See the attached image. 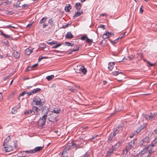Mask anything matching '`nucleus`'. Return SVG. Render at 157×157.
<instances>
[{"label": "nucleus", "mask_w": 157, "mask_h": 157, "mask_svg": "<svg viewBox=\"0 0 157 157\" xmlns=\"http://www.w3.org/2000/svg\"><path fill=\"white\" fill-rule=\"evenodd\" d=\"M157 143V137H156L155 140H153L151 142V144L148 146L149 147H150L151 146H152V148H153L154 146H155V144Z\"/></svg>", "instance_id": "19"}, {"label": "nucleus", "mask_w": 157, "mask_h": 157, "mask_svg": "<svg viewBox=\"0 0 157 157\" xmlns=\"http://www.w3.org/2000/svg\"><path fill=\"white\" fill-rule=\"evenodd\" d=\"M114 151H116V150H113V148L112 147L111 148L109 149V151H108L109 152L112 154L113 153Z\"/></svg>", "instance_id": "48"}, {"label": "nucleus", "mask_w": 157, "mask_h": 157, "mask_svg": "<svg viewBox=\"0 0 157 157\" xmlns=\"http://www.w3.org/2000/svg\"><path fill=\"white\" fill-rule=\"evenodd\" d=\"M125 32L124 33V34L121 36H120L117 39H118V40H121V39H122L124 36V35H125Z\"/></svg>", "instance_id": "50"}, {"label": "nucleus", "mask_w": 157, "mask_h": 157, "mask_svg": "<svg viewBox=\"0 0 157 157\" xmlns=\"http://www.w3.org/2000/svg\"><path fill=\"white\" fill-rule=\"evenodd\" d=\"M150 140V138L148 136H146L145 138H144L143 140L145 144L148 143Z\"/></svg>", "instance_id": "22"}, {"label": "nucleus", "mask_w": 157, "mask_h": 157, "mask_svg": "<svg viewBox=\"0 0 157 157\" xmlns=\"http://www.w3.org/2000/svg\"><path fill=\"white\" fill-rule=\"evenodd\" d=\"M20 2H19V1H18V2H17V6L18 7H21V6L19 5V4H20Z\"/></svg>", "instance_id": "61"}, {"label": "nucleus", "mask_w": 157, "mask_h": 157, "mask_svg": "<svg viewBox=\"0 0 157 157\" xmlns=\"http://www.w3.org/2000/svg\"><path fill=\"white\" fill-rule=\"evenodd\" d=\"M71 24H67V25H63V26L62 27V28H65L66 27H68V26L70 25H71Z\"/></svg>", "instance_id": "55"}, {"label": "nucleus", "mask_w": 157, "mask_h": 157, "mask_svg": "<svg viewBox=\"0 0 157 157\" xmlns=\"http://www.w3.org/2000/svg\"><path fill=\"white\" fill-rule=\"evenodd\" d=\"M145 145L146 144L144 142L143 140H142L141 141H140L139 143V145L140 146H142V145Z\"/></svg>", "instance_id": "37"}, {"label": "nucleus", "mask_w": 157, "mask_h": 157, "mask_svg": "<svg viewBox=\"0 0 157 157\" xmlns=\"http://www.w3.org/2000/svg\"><path fill=\"white\" fill-rule=\"evenodd\" d=\"M89 154L87 152H86L82 156V157H88L89 156Z\"/></svg>", "instance_id": "59"}, {"label": "nucleus", "mask_w": 157, "mask_h": 157, "mask_svg": "<svg viewBox=\"0 0 157 157\" xmlns=\"http://www.w3.org/2000/svg\"><path fill=\"white\" fill-rule=\"evenodd\" d=\"M65 44L66 45L68 46H72L73 45L71 44L70 43L68 42H66Z\"/></svg>", "instance_id": "60"}, {"label": "nucleus", "mask_w": 157, "mask_h": 157, "mask_svg": "<svg viewBox=\"0 0 157 157\" xmlns=\"http://www.w3.org/2000/svg\"><path fill=\"white\" fill-rule=\"evenodd\" d=\"M61 44L58 43V44H57L55 46H53L52 48H58V47H59L60 46Z\"/></svg>", "instance_id": "45"}, {"label": "nucleus", "mask_w": 157, "mask_h": 157, "mask_svg": "<svg viewBox=\"0 0 157 157\" xmlns=\"http://www.w3.org/2000/svg\"><path fill=\"white\" fill-rule=\"evenodd\" d=\"M40 90L41 89L39 88L35 89L33 90L30 92V95L36 94L40 91Z\"/></svg>", "instance_id": "13"}, {"label": "nucleus", "mask_w": 157, "mask_h": 157, "mask_svg": "<svg viewBox=\"0 0 157 157\" xmlns=\"http://www.w3.org/2000/svg\"><path fill=\"white\" fill-rule=\"evenodd\" d=\"M29 48H28L27 49H25V55H26L27 56H29Z\"/></svg>", "instance_id": "33"}, {"label": "nucleus", "mask_w": 157, "mask_h": 157, "mask_svg": "<svg viewBox=\"0 0 157 157\" xmlns=\"http://www.w3.org/2000/svg\"><path fill=\"white\" fill-rule=\"evenodd\" d=\"M11 112L13 114H15L17 112V110L14 109V108H12Z\"/></svg>", "instance_id": "54"}, {"label": "nucleus", "mask_w": 157, "mask_h": 157, "mask_svg": "<svg viewBox=\"0 0 157 157\" xmlns=\"http://www.w3.org/2000/svg\"><path fill=\"white\" fill-rule=\"evenodd\" d=\"M83 13V12L82 11H79V12L78 10L77 11V12H76L75 15L73 16V18H75L76 17H78L79 16H80Z\"/></svg>", "instance_id": "18"}, {"label": "nucleus", "mask_w": 157, "mask_h": 157, "mask_svg": "<svg viewBox=\"0 0 157 157\" xmlns=\"http://www.w3.org/2000/svg\"><path fill=\"white\" fill-rule=\"evenodd\" d=\"M22 78L24 80H26L29 79L28 77H26V76L23 77Z\"/></svg>", "instance_id": "63"}, {"label": "nucleus", "mask_w": 157, "mask_h": 157, "mask_svg": "<svg viewBox=\"0 0 157 157\" xmlns=\"http://www.w3.org/2000/svg\"><path fill=\"white\" fill-rule=\"evenodd\" d=\"M154 150H153V149L152 148H151L150 150H149V154L147 155V154L146 155H141V157H148L149 156L150 157L151 155V153L154 152Z\"/></svg>", "instance_id": "20"}, {"label": "nucleus", "mask_w": 157, "mask_h": 157, "mask_svg": "<svg viewBox=\"0 0 157 157\" xmlns=\"http://www.w3.org/2000/svg\"><path fill=\"white\" fill-rule=\"evenodd\" d=\"M38 66V63L35 64L33 65H32L31 67L30 66V68H31V70H33L36 69V67Z\"/></svg>", "instance_id": "26"}, {"label": "nucleus", "mask_w": 157, "mask_h": 157, "mask_svg": "<svg viewBox=\"0 0 157 157\" xmlns=\"http://www.w3.org/2000/svg\"><path fill=\"white\" fill-rule=\"evenodd\" d=\"M98 136V135H95L93 136L92 138L89 139V140L90 141H92L94 139L97 137Z\"/></svg>", "instance_id": "47"}, {"label": "nucleus", "mask_w": 157, "mask_h": 157, "mask_svg": "<svg viewBox=\"0 0 157 157\" xmlns=\"http://www.w3.org/2000/svg\"><path fill=\"white\" fill-rule=\"evenodd\" d=\"M48 57L47 56H40L39 58L38 62H39L42 59H48Z\"/></svg>", "instance_id": "35"}, {"label": "nucleus", "mask_w": 157, "mask_h": 157, "mask_svg": "<svg viewBox=\"0 0 157 157\" xmlns=\"http://www.w3.org/2000/svg\"><path fill=\"white\" fill-rule=\"evenodd\" d=\"M113 74L115 75H117L121 73V72H120L119 71H115L113 72Z\"/></svg>", "instance_id": "49"}, {"label": "nucleus", "mask_w": 157, "mask_h": 157, "mask_svg": "<svg viewBox=\"0 0 157 157\" xmlns=\"http://www.w3.org/2000/svg\"><path fill=\"white\" fill-rule=\"evenodd\" d=\"M66 38L68 39H71L74 37V36L71 32H68L65 36Z\"/></svg>", "instance_id": "14"}, {"label": "nucleus", "mask_w": 157, "mask_h": 157, "mask_svg": "<svg viewBox=\"0 0 157 157\" xmlns=\"http://www.w3.org/2000/svg\"><path fill=\"white\" fill-rule=\"evenodd\" d=\"M87 38V36L84 35L81 37V39L82 40H84L86 39V38Z\"/></svg>", "instance_id": "51"}, {"label": "nucleus", "mask_w": 157, "mask_h": 157, "mask_svg": "<svg viewBox=\"0 0 157 157\" xmlns=\"http://www.w3.org/2000/svg\"><path fill=\"white\" fill-rule=\"evenodd\" d=\"M52 22L53 21L52 19H50L48 21V23L50 24L51 25H54V24Z\"/></svg>", "instance_id": "56"}, {"label": "nucleus", "mask_w": 157, "mask_h": 157, "mask_svg": "<svg viewBox=\"0 0 157 157\" xmlns=\"http://www.w3.org/2000/svg\"><path fill=\"white\" fill-rule=\"evenodd\" d=\"M13 55L14 57L16 59L18 58L20 56L19 53H18L17 52L15 51L14 52Z\"/></svg>", "instance_id": "25"}, {"label": "nucleus", "mask_w": 157, "mask_h": 157, "mask_svg": "<svg viewBox=\"0 0 157 157\" xmlns=\"http://www.w3.org/2000/svg\"><path fill=\"white\" fill-rule=\"evenodd\" d=\"M79 86H77L75 85H74L73 86H69L68 87V90L73 92H76L77 91V88H78Z\"/></svg>", "instance_id": "8"}, {"label": "nucleus", "mask_w": 157, "mask_h": 157, "mask_svg": "<svg viewBox=\"0 0 157 157\" xmlns=\"http://www.w3.org/2000/svg\"><path fill=\"white\" fill-rule=\"evenodd\" d=\"M122 141L119 142L115 145L113 146L112 148H113V150H115L116 151L117 149L122 144Z\"/></svg>", "instance_id": "12"}, {"label": "nucleus", "mask_w": 157, "mask_h": 157, "mask_svg": "<svg viewBox=\"0 0 157 157\" xmlns=\"http://www.w3.org/2000/svg\"><path fill=\"white\" fill-rule=\"evenodd\" d=\"M102 37L104 39H106V38H108V36H105V34H104L103 36H102Z\"/></svg>", "instance_id": "62"}, {"label": "nucleus", "mask_w": 157, "mask_h": 157, "mask_svg": "<svg viewBox=\"0 0 157 157\" xmlns=\"http://www.w3.org/2000/svg\"><path fill=\"white\" fill-rule=\"evenodd\" d=\"M124 126L123 124L121 123L116 128H114L113 130V133H112L113 136H115L120 131L122 130Z\"/></svg>", "instance_id": "2"}, {"label": "nucleus", "mask_w": 157, "mask_h": 157, "mask_svg": "<svg viewBox=\"0 0 157 157\" xmlns=\"http://www.w3.org/2000/svg\"><path fill=\"white\" fill-rule=\"evenodd\" d=\"M48 111L46 113V114L44 115L42 117H40L38 121V125L41 127H43L45 124L47 118V114L48 113Z\"/></svg>", "instance_id": "1"}, {"label": "nucleus", "mask_w": 157, "mask_h": 157, "mask_svg": "<svg viewBox=\"0 0 157 157\" xmlns=\"http://www.w3.org/2000/svg\"><path fill=\"white\" fill-rule=\"evenodd\" d=\"M47 19V17H43L41 20H40L39 23L42 24L44 23L46 21V20Z\"/></svg>", "instance_id": "29"}, {"label": "nucleus", "mask_w": 157, "mask_h": 157, "mask_svg": "<svg viewBox=\"0 0 157 157\" xmlns=\"http://www.w3.org/2000/svg\"><path fill=\"white\" fill-rule=\"evenodd\" d=\"M102 82L104 85H105L107 83V82L105 80H103Z\"/></svg>", "instance_id": "64"}, {"label": "nucleus", "mask_w": 157, "mask_h": 157, "mask_svg": "<svg viewBox=\"0 0 157 157\" xmlns=\"http://www.w3.org/2000/svg\"><path fill=\"white\" fill-rule=\"evenodd\" d=\"M46 44H44V43L43 44H40V47L42 48H46Z\"/></svg>", "instance_id": "40"}, {"label": "nucleus", "mask_w": 157, "mask_h": 157, "mask_svg": "<svg viewBox=\"0 0 157 157\" xmlns=\"http://www.w3.org/2000/svg\"><path fill=\"white\" fill-rule=\"evenodd\" d=\"M68 151V149L64 148L62 154V156L61 157H67L68 156L67 151Z\"/></svg>", "instance_id": "9"}, {"label": "nucleus", "mask_w": 157, "mask_h": 157, "mask_svg": "<svg viewBox=\"0 0 157 157\" xmlns=\"http://www.w3.org/2000/svg\"><path fill=\"white\" fill-rule=\"evenodd\" d=\"M86 41L87 43L91 44L93 42L92 40L88 38H87L86 39Z\"/></svg>", "instance_id": "38"}, {"label": "nucleus", "mask_w": 157, "mask_h": 157, "mask_svg": "<svg viewBox=\"0 0 157 157\" xmlns=\"http://www.w3.org/2000/svg\"><path fill=\"white\" fill-rule=\"evenodd\" d=\"M72 146H76L75 147V148H76V149H77L78 148L81 147L82 146H80L79 145V144H77V143H72Z\"/></svg>", "instance_id": "32"}, {"label": "nucleus", "mask_w": 157, "mask_h": 157, "mask_svg": "<svg viewBox=\"0 0 157 157\" xmlns=\"http://www.w3.org/2000/svg\"><path fill=\"white\" fill-rule=\"evenodd\" d=\"M149 148L148 147H145L143 149V150L141 151L139 153V154L140 155H146L147 154V155L148 154L147 152Z\"/></svg>", "instance_id": "7"}, {"label": "nucleus", "mask_w": 157, "mask_h": 157, "mask_svg": "<svg viewBox=\"0 0 157 157\" xmlns=\"http://www.w3.org/2000/svg\"><path fill=\"white\" fill-rule=\"evenodd\" d=\"M145 61L148 64L149 66H153L155 65V64H152L149 61L145 60Z\"/></svg>", "instance_id": "42"}, {"label": "nucleus", "mask_w": 157, "mask_h": 157, "mask_svg": "<svg viewBox=\"0 0 157 157\" xmlns=\"http://www.w3.org/2000/svg\"><path fill=\"white\" fill-rule=\"evenodd\" d=\"M33 113V114H37L38 113V108L37 107L33 106V107L32 110H30V114Z\"/></svg>", "instance_id": "10"}, {"label": "nucleus", "mask_w": 157, "mask_h": 157, "mask_svg": "<svg viewBox=\"0 0 157 157\" xmlns=\"http://www.w3.org/2000/svg\"><path fill=\"white\" fill-rule=\"evenodd\" d=\"M135 142L134 140H132L128 144V146L126 147L125 149L123 150V151H126V154H127L128 151L130 150L133 147L134 144Z\"/></svg>", "instance_id": "4"}, {"label": "nucleus", "mask_w": 157, "mask_h": 157, "mask_svg": "<svg viewBox=\"0 0 157 157\" xmlns=\"http://www.w3.org/2000/svg\"><path fill=\"white\" fill-rule=\"evenodd\" d=\"M0 32L1 33V35L4 36L5 38H8L10 39V38H11L10 37V35L6 34L5 33H4L2 31H0Z\"/></svg>", "instance_id": "27"}, {"label": "nucleus", "mask_w": 157, "mask_h": 157, "mask_svg": "<svg viewBox=\"0 0 157 157\" xmlns=\"http://www.w3.org/2000/svg\"><path fill=\"white\" fill-rule=\"evenodd\" d=\"M13 142H14V147L15 148L17 149V145H18L17 143V140L14 141Z\"/></svg>", "instance_id": "41"}, {"label": "nucleus", "mask_w": 157, "mask_h": 157, "mask_svg": "<svg viewBox=\"0 0 157 157\" xmlns=\"http://www.w3.org/2000/svg\"><path fill=\"white\" fill-rule=\"evenodd\" d=\"M43 148L42 147H35L34 149L30 150V153H35L41 151Z\"/></svg>", "instance_id": "6"}, {"label": "nucleus", "mask_w": 157, "mask_h": 157, "mask_svg": "<svg viewBox=\"0 0 157 157\" xmlns=\"http://www.w3.org/2000/svg\"><path fill=\"white\" fill-rule=\"evenodd\" d=\"M82 6V5L80 2L76 3L75 6V7L78 11L80 10Z\"/></svg>", "instance_id": "17"}, {"label": "nucleus", "mask_w": 157, "mask_h": 157, "mask_svg": "<svg viewBox=\"0 0 157 157\" xmlns=\"http://www.w3.org/2000/svg\"><path fill=\"white\" fill-rule=\"evenodd\" d=\"M98 27L101 28L104 30L105 29L104 25H100L98 26Z\"/></svg>", "instance_id": "53"}, {"label": "nucleus", "mask_w": 157, "mask_h": 157, "mask_svg": "<svg viewBox=\"0 0 157 157\" xmlns=\"http://www.w3.org/2000/svg\"><path fill=\"white\" fill-rule=\"evenodd\" d=\"M118 39H117L115 40H110V41L111 42L113 45H114L115 44H117L118 42Z\"/></svg>", "instance_id": "34"}, {"label": "nucleus", "mask_w": 157, "mask_h": 157, "mask_svg": "<svg viewBox=\"0 0 157 157\" xmlns=\"http://www.w3.org/2000/svg\"><path fill=\"white\" fill-rule=\"evenodd\" d=\"M67 6L65 7V10L66 12H69L71 9V6L70 4L67 5Z\"/></svg>", "instance_id": "21"}, {"label": "nucleus", "mask_w": 157, "mask_h": 157, "mask_svg": "<svg viewBox=\"0 0 157 157\" xmlns=\"http://www.w3.org/2000/svg\"><path fill=\"white\" fill-rule=\"evenodd\" d=\"M5 150L6 152H9L13 150V147L10 145H7L6 147H5Z\"/></svg>", "instance_id": "16"}, {"label": "nucleus", "mask_w": 157, "mask_h": 157, "mask_svg": "<svg viewBox=\"0 0 157 157\" xmlns=\"http://www.w3.org/2000/svg\"><path fill=\"white\" fill-rule=\"evenodd\" d=\"M50 116L48 117V119L49 121L52 122L57 121H58L57 118L58 115L57 114H53V113L50 114Z\"/></svg>", "instance_id": "3"}, {"label": "nucleus", "mask_w": 157, "mask_h": 157, "mask_svg": "<svg viewBox=\"0 0 157 157\" xmlns=\"http://www.w3.org/2000/svg\"><path fill=\"white\" fill-rule=\"evenodd\" d=\"M79 49V47H78V46H77V49H73L71 51V52L69 53V54H72V52H75L76 51H78Z\"/></svg>", "instance_id": "44"}, {"label": "nucleus", "mask_w": 157, "mask_h": 157, "mask_svg": "<svg viewBox=\"0 0 157 157\" xmlns=\"http://www.w3.org/2000/svg\"><path fill=\"white\" fill-rule=\"evenodd\" d=\"M112 154L109 152L108 151L106 155V157H110L111 155Z\"/></svg>", "instance_id": "52"}, {"label": "nucleus", "mask_w": 157, "mask_h": 157, "mask_svg": "<svg viewBox=\"0 0 157 157\" xmlns=\"http://www.w3.org/2000/svg\"><path fill=\"white\" fill-rule=\"evenodd\" d=\"M10 136H8L6 138V140H4L3 145H5V144H6L7 142H8L10 140Z\"/></svg>", "instance_id": "28"}, {"label": "nucleus", "mask_w": 157, "mask_h": 157, "mask_svg": "<svg viewBox=\"0 0 157 157\" xmlns=\"http://www.w3.org/2000/svg\"><path fill=\"white\" fill-rule=\"evenodd\" d=\"M143 7V6H141L140 7V13L141 14L143 12V10H142Z\"/></svg>", "instance_id": "57"}, {"label": "nucleus", "mask_w": 157, "mask_h": 157, "mask_svg": "<svg viewBox=\"0 0 157 157\" xmlns=\"http://www.w3.org/2000/svg\"><path fill=\"white\" fill-rule=\"evenodd\" d=\"M57 42L55 41H53L52 42H47V43L49 45H52V44H57Z\"/></svg>", "instance_id": "39"}, {"label": "nucleus", "mask_w": 157, "mask_h": 157, "mask_svg": "<svg viewBox=\"0 0 157 157\" xmlns=\"http://www.w3.org/2000/svg\"><path fill=\"white\" fill-rule=\"evenodd\" d=\"M156 115V113H151L149 115H146L144 116V117L146 120L151 121L155 118Z\"/></svg>", "instance_id": "5"}, {"label": "nucleus", "mask_w": 157, "mask_h": 157, "mask_svg": "<svg viewBox=\"0 0 157 157\" xmlns=\"http://www.w3.org/2000/svg\"><path fill=\"white\" fill-rule=\"evenodd\" d=\"M36 114H32L31 116L30 115V117H31V119L32 121H33L35 120V118L36 117Z\"/></svg>", "instance_id": "36"}, {"label": "nucleus", "mask_w": 157, "mask_h": 157, "mask_svg": "<svg viewBox=\"0 0 157 157\" xmlns=\"http://www.w3.org/2000/svg\"><path fill=\"white\" fill-rule=\"evenodd\" d=\"M114 65V62H113L110 63L109 64L108 68L110 70H111L113 68Z\"/></svg>", "instance_id": "23"}, {"label": "nucleus", "mask_w": 157, "mask_h": 157, "mask_svg": "<svg viewBox=\"0 0 157 157\" xmlns=\"http://www.w3.org/2000/svg\"><path fill=\"white\" fill-rule=\"evenodd\" d=\"M32 105L33 106H35L34 105H38V102H37V99L36 98H34L33 99V101L32 103Z\"/></svg>", "instance_id": "24"}, {"label": "nucleus", "mask_w": 157, "mask_h": 157, "mask_svg": "<svg viewBox=\"0 0 157 157\" xmlns=\"http://www.w3.org/2000/svg\"><path fill=\"white\" fill-rule=\"evenodd\" d=\"M114 136H113V135L112 134V133H111L109 136V137L108 138V141L109 143L113 139V138Z\"/></svg>", "instance_id": "31"}, {"label": "nucleus", "mask_w": 157, "mask_h": 157, "mask_svg": "<svg viewBox=\"0 0 157 157\" xmlns=\"http://www.w3.org/2000/svg\"><path fill=\"white\" fill-rule=\"evenodd\" d=\"M54 75H51L50 76H48L46 77V78L48 80V81H50L54 77Z\"/></svg>", "instance_id": "30"}, {"label": "nucleus", "mask_w": 157, "mask_h": 157, "mask_svg": "<svg viewBox=\"0 0 157 157\" xmlns=\"http://www.w3.org/2000/svg\"><path fill=\"white\" fill-rule=\"evenodd\" d=\"M28 94L29 95V92H27L26 91H24L19 94L18 99L19 100H20L21 97L24 96H25V95H27V96H28Z\"/></svg>", "instance_id": "15"}, {"label": "nucleus", "mask_w": 157, "mask_h": 157, "mask_svg": "<svg viewBox=\"0 0 157 157\" xmlns=\"http://www.w3.org/2000/svg\"><path fill=\"white\" fill-rule=\"evenodd\" d=\"M37 102H38V105H42V102L40 100H37Z\"/></svg>", "instance_id": "58"}, {"label": "nucleus", "mask_w": 157, "mask_h": 157, "mask_svg": "<svg viewBox=\"0 0 157 157\" xmlns=\"http://www.w3.org/2000/svg\"><path fill=\"white\" fill-rule=\"evenodd\" d=\"M81 71L83 72L84 74H85L87 72V70L85 68H83L82 69L81 68Z\"/></svg>", "instance_id": "46"}, {"label": "nucleus", "mask_w": 157, "mask_h": 157, "mask_svg": "<svg viewBox=\"0 0 157 157\" xmlns=\"http://www.w3.org/2000/svg\"><path fill=\"white\" fill-rule=\"evenodd\" d=\"M60 109H58L57 110H54L52 111V113H56L57 114H58V113H59L60 111Z\"/></svg>", "instance_id": "43"}, {"label": "nucleus", "mask_w": 157, "mask_h": 157, "mask_svg": "<svg viewBox=\"0 0 157 157\" xmlns=\"http://www.w3.org/2000/svg\"><path fill=\"white\" fill-rule=\"evenodd\" d=\"M146 124L144 123L142 125H141L140 127L138 128L136 130V132L137 133H139L141 131H142L146 126Z\"/></svg>", "instance_id": "11"}]
</instances>
